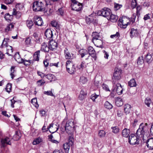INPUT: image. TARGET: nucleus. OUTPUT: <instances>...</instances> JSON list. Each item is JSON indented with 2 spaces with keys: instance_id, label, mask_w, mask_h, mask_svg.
<instances>
[{
  "instance_id": "obj_39",
  "label": "nucleus",
  "mask_w": 153,
  "mask_h": 153,
  "mask_svg": "<svg viewBox=\"0 0 153 153\" xmlns=\"http://www.w3.org/2000/svg\"><path fill=\"white\" fill-rule=\"evenodd\" d=\"M151 102V100L150 98L147 97L144 100L145 103L148 107H150Z\"/></svg>"
},
{
  "instance_id": "obj_42",
  "label": "nucleus",
  "mask_w": 153,
  "mask_h": 153,
  "mask_svg": "<svg viewBox=\"0 0 153 153\" xmlns=\"http://www.w3.org/2000/svg\"><path fill=\"white\" fill-rule=\"evenodd\" d=\"M15 68V67L12 66L10 68L11 72L10 73V75L11 76V78L13 79L14 78L15 76V75L14 74V72L15 71V70L14 69Z\"/></svg>"
},
{
  "instance_id": "obj_23",
  "label": "nucleus",
  "mask_w": 153,
  "mask_h": 153,
  "mask_svg": "<svg viewBox=\"0 0 153 153\" xmlns=\"http://www.w3.org/2000/svg\"><path fill=\"white\" fill-rule=\"evenodd\" d=\"M87 66L86 64L84 61H82L81 63L78 64L76 66L77 68L80 70H82L86 68Z\"/></svg>"
},
{
  "instance_id": "obj_29",
  "label": "nucleus",
  "mask_w": 153,
  "mask_h": 153,
  "mask_svg": "<svg viewBox=\"0 0 153 153\" xmlns=\"http://www.w3.org/2000/svg\"><path fill=\"white\" fill-rule=\"evenodd\" d=\"M128 84L130 87H136L137 85L136 82L134 79H132L129 81Z\"/></svg>"
},
{
  "instance_id": "obj_25",
  "label": "nucleus",
  "mask_w": 153,
  "mask_h": 153,
  "mask_svg": "<svg viewBox=\"0 0 153 153\" xmlns=\"http://www.w3.org/2000/svg\"><path fill=\"white\" fill-rule=\"evenodd\" d=\"M108 19L112 22H117L118 19V16H117L111 13L108 17Z\"/></svg>"
},
{
  "instance_id": "obj_16",
  "label": "nucleus",
  "mask_w": 153,
  "mask_h": 153,
  "mask_svg": "<svg viewBox=\"0 0 153 153\" xmlns=\"http://www.w3.org/2000/svg\"><path fill=\"white\" fill-rule=\"evenodd\" d=\"M40 51H37L35 52L33 56V60L34 62L36 61L38 62L39 61V58L40 56Z\"/></svg>"
},
{
  "instance_id": "obj_8",
  "label": "nucleus",
  "mask_w": 153,
  "mask_h": 153,
  "mask_svg": "<svg viewBox=\"0 0 153 153\" xmlns=\"http://www.w3.org/2000/svg\"><path fill=\"white\" fill-rule=\"evenodd\" d=\"M140 138L136 135L135 136L134 134H131L129 136L128 142L131 145H135L138 143V140Z\"/></svg>"
},
{
  "instance_id": "obj_59",
  "label": "nucleus",
  "mask_w": 153,
  "mask_h": 153,
  "mask_svg": "<svg viewBox=\"0 0 153 153\" xmlns=\"http://www.w3.org/2000/svg\"><path fill=\"white\" fill-rule=\"evenodd\" d=\"M98 95L95 94H92L91 97V98L93 100V101H94L95 99H96L98 97Z\"/></svg>"
},
{
  "instance_id": "obj_56",
  "label": "nucleus",
  "mask_w": 153,
  "mask_h": 153,
  "mask_svg": "<svg viewBox=\"0 0 153 153\" xmlns=\"http://www.w3.org/2000/svg\"><path fill=\"white\" fill-rule=\"evenodd\" d=\"M29 62L28 64L27 63H25V62H23V63H24V64L26 66H29L30 65H32L33 64V63L35 62L34 61H33V59L32 60H29Z\"/></svg>"
},
{
  "instance_id": "obj_64",
  "label": "nucleus",
  "mask_w": 153,
  "mask_h": 153,
  "mask_svg": "<svg viewBox=\"0 0 153 153\" xmlns=\"http://www.w3.org/2000/svg\"><path fill=\"white\" fill-rule=\"evenodd\" d=\"M14 0H4V3L7 4H11L13 1Z\"/></svg>"
},
{
  "instance_id": "obj_50",
  "label": "nucleus",
  "mask_w": 153,
  "mask_h": 153,
  "mask_svg": "<svg viewBox=\"0 0 153 153\" xmlns=\"http://www.w3.org/2000/svg\"><path fill=\"white\" fill-rule=\"evenodd\" d=\"M137 5L136 0H132L131 2V7L132 8H135Z\"/></svg>"
},
{
  "instance_id": "obj_41",
  "label": "nucleus",
  "mask_w": 153,
  "mask_h": 153,
  "mask_svg": "<svg viewBox=\"0 0 153 153\" xmlns=\"http://www.w3.org/2000/svg\"><path fill=\"white\" fill-rule=\"evenodd\" d=\"M14 25L12 24H10L7 25L5 29V32H7L11 30V29L13 28L14 27Z\"/></svg>"
},
{
  "instance_id": "obj_30",
  "label": "nucleus",
  "mask_w": 153,
  "mask_h": 153,
  "mask_svg": "<svg viewBox=\"0 0 153 153\" xmlns=\"http://www.w3.org/2000/svg\"><path fill=\"white\" fill-rule=\"evenodd\" d=\"M131 105L129 104H127L124 106V109L125 113L128 114L129 112L131 109Z\"/></svg>"
},
{
  "instance_id": "obj_21",
  "label": "nucleus",
  "mask_w": 153,
  "mask_h": 153,
  "mask_svg": "<svg viewBox=\"0 0 153 153\" xmlns=\"http://www.w3.org/2000/svg\"><path fill=\"white\" fill-rule=\"evenodd\" d=\"M50 49L49 46L48 47L46 44L43 42L41 45V50L45 52H48Z\"/></svg>"
},
{
  "instance_id": "obj_60",
  "label": "nucleus",
  "mask_w": 153,
  "mask_h": 153,
  "mask_svg": "<svg viewBox=\"0 0 153 153\" xmlns=\"http://www.w3.org/2000/svg\"><path fill=\"white\" fill-rule=\"evenodd\" d=\"M41 117L45 116L46 115V112L44 110H42L39 111Z\"/></svg>"
},
{
  "instance_id": "obj_40",
  "label": "nucleus",
  "mask_w": 153,
  "mask_h": 153,
  "mask_svg": "<svg viewBox=\"0 0 153 153\" xmlns=\"http://www.w3.org/2000/svg\"><path fill=\"white\" fill-rule=\"evenodd\" d=\"M12 85V84L10 83H8L5 89L6 91L8 93H10L11 91Z\"/></svg>"
},
{
  "instance_id": "obj_37",
  "label": "nucleus",
  "mask_w": 153,
  "mask_h": 153,
  "mask_svg": "<svg viewBox=\"0 0 153 153\" xmlns=\"http://www.w3.org/2000/svg\"><path fill=\"white\" fill-rule=\"evenodd\" d=\"M105 107L108 109H110L113 108V105L108 101H106L104 104Z\"/></svg>"
},
{
  "instance_id": "obj_35",
  "label": "nucleus",
  "mask_w": 153,
  "mask_h": 153,
  "mask_svg": "<svg viewBox=\"0 0 153 153\" xmlns=\"http://www.w3.org/2000/svg\"><path fill=\"white\" fill-rule=\"evenodd\" d=\"M26 24L28 28L30 29L33 25V23L32 20H27L26 21Z\"/></svg>"
},
{
  "instance_id": "obj_62",
  "label": "nucleus",
  "mask_w": 153,
  "mask_h": 153,
  "mask_svg": "<svg viewBox=\"0 0 153 153\" xmlns=\"http://www.w3.org/2000/svg\"><path fill=\"white\" fill-rule=\"evenodd\" d=\"M117 114L119 117H121L123 115V111L120 110H118L117 111Z\"/></svg>"
},
{
  "instance_id": "obj_44",
  "label": "nucleus",
  "mask_w": 153,
  "mask_h": 153,
  "mask_svg": "<svg viewBox=\"0 0 153 153\" xmlns=\"http://www.w3.org/2000/svg\"><path fill=\"white\" fill-rule=\"evenodd\" d=\"M114 9L115 10H117L120 9L122 7V5L119 4H117L115 3L114 4Z\"/></svg>"
},
{
  "instance_id": "obj_4",
  "label": "nucleus",
  "mask_w": 153,
  "mask_h": 153,
  "mask_svg": "<svg viewBox=\"0 0 153 153\" xmlns=\"http://www.w3.org/2000/svg\"><path fill=\"white\" fill-rule=\"evenodd\" d=\"M71 10L77 12L82 10V4L76 1V0H71Z\"/></svg>"
},
{
  "instance_id": "obj_31",
  "label": "nucleus",
  "mask_w": 153,
  "mask_h": 153,
  "mask_svg": "<svg viewBox=\"0 0 153 153\" xmlns=\"http://www.w3.org/2000/svg\"><path fill=\"white\" fill-rule=\"evenodd\" d=\"M45 76L51 82L53 80L54 81L55 79V77L54 75L51 74H48L46 75Z\"/></svg>"
},
{
  "instance_id": "obj_3",
  "label": "nucleus",
  "mask_w": 153,
  "mask_h": 153,
  "mask_svg": "<svg viewBox=\"0 0 153 153\" xmlns=\"http://www.w3.org/2000/svg\"><path fill=\"white\" fill-rule=\"evenodd\" d=\"M112 83L113 87L111 93V94L116 92L119 95L122 94L123 88L120 83L116 82L114 80L113 81Z\"/></svg>"
},
{
  "instance_id": "obj_14",
  "label": "nucleus",
  "mask_w": 153,
  "mask_h": 153,
  "mask_svg": "<svg viewBox=\"0 0 153 153\" xmlns=\"http://www.w3.org/2000/svg\"><path fill=\"white\" fill-rule=\"evenodd\" d=\"M33 22L36 25L38 26H41L43 24L42 19L40 17H36L34 18Z\"/></svg>"
},
{
  "instance_id": "obj_32",
  "label": "nucleus",
  "mask_w": 153,
  "mask_h": 153,
  "mask_svg": "<svg viewBox=\"0 0 153 153\" xmlns=\"http://www.w3.org/2000/svg\"><path fill=\"white\" fill-rule=\"evenodd\" d=\"M70 144L68 143H66L63 145V148L65 153H68L70 149Z\"/></svg>"
},
{
  "instance_id": "obj_48",
  "label": "nucleus",
  "mask_w": 153,
  "mask_h": 153,
  "mask_svg": "<svg viewBox=\"0 0 153 153\" xmlns=\"http://www.w3.org/2000/svg\"><path fill=\"white\" fill-rule=\"evenodd\" d=\"M73 63L70 60H67L66 62V68H67L68 67H71L73 65Z\"/></svg>"
},
{
  "instance_id": "obj_26",
  "label": "nucleus",
  "mask_w": 153,
  "mask_h": 153,
  "mask_svg": "<svg viewBox=\"0 0 153 153\" xmlns=\"http://www.w3.org/2000/svg\"><path fill=\"white\" fill-rule=\"evenodd\" d=\"M92 42L94 41V40L97 39L99 38H101V37L100 36L99 33L97 32H93L92 35Z\"/></svg>"
},
{
  "instance_id": "obj_47",
  "label": "nucleus",
  "mask_w": 153,
  "mask_h": 153,
  "mask_svg": "<svg viewBox=\"0 0 153 153\" xmlns=\"http://www.w3.org/2000/svg\"><path fill=\"white\" fill-rule=\"evenodd\" d=\"M87 81V78L84 76H81L79 79V82L83 84L85 83Z\"/></svg>"
},
{
  "instance_id": "obj_15",
  "label": "nucleus",
  "mask_w": 153,
  "mask_h": 153,
  "mask_svg": "<svg viewBox=\"0 0 153 153\" xmlns=\"http://www.w3.org/2000/svg\"><path fill=\"white\" fill-rule=\"evenodd\" d=\"M146 146L150 149H153V138L149 139L146 143Z\"/></svg>"
},
{
  "instance_id": "obj_46",
  "label": "nucleus",
  "mask_w": 153,
  "mask_h": 153,
  "mask_svg": "<svg viewBox=\"0 0 153 153\" xmlns=\"http://www.w3.org/2000/svg\"><path fill=\"white\" fill-rule=\"evenodd\" d=\"M9 40L10 39L8 38H4L3 41L1 46L4 45L7 46V43L9 42Z\"/></svg>"
},
{
  "instance_id": "obj_6",
  "label": "nucleus",
  "mask_w": 153,
  "mask_h": 153,
  "mask_svg": "<svg viewBox=\"0 0 153 153\" xmlns=\"http://www.w3.org/2000/svg\"><path fill=\"white\" fill-rule=\"evenodd\" d=\"M129 19H128L127 17L126 16H123L122 18H120L118 21V25L121 28H125L128 25H129Z\"/></svg>"
},
{
  "instance_id": "obj_61",
  "label": "nucleus",
  "mask_w": 153,
  "mask_h": 153,
  "mask_svg": "<svg viewBox=\"0 0 153 153\" xmlns=\"http://www.w3.org/2000/svg\"><path fill=\"white\" fill-rule=\"evenodd\" d=\"M114 73H116V74H121V70L118 68H116L114 69Z\"/></svg>"
},
{
  "instance_id": "obj_22",
  "label": "nucleus",
  "mask_w": 153,
  "mask_h": 153,
  "mask_svg": "<svg viewBox=\"0 0 153 153\" xmlns=\"http://www.w3.org/2000/svg\"><path fill=\"white\" fill-rule=\"evenodd\" d=\"M66 69L67 71L71 74H74L76 71L75 66L74 64L71 67H68Z\"/></svg>"
},
{
  "instance_id": "obj_53",
  "label": "nucleus",
  "mask_w": 153,
  "mask_h": 153,
  "mask_svg": "<svg viewBox=\"0 0 153 153\" xmlns=\"http://www.w3.org/2000/svg\"><path fill=\"white\" fill-rule=\"evenodd\" d=\"M23 7V4L21 3H18L16 5V9H20Z\"/></svg>"
},
{
  "instance_id": "obj_18",
  "label": "nucleus",
  "mask_w": 153,
  "mask_h": 153,
  "mask_svg": "<svg viewBox=\"0 0 153 153\" xmlns=\"http://www.w3.org/2000/svg\"><path fill=\"white\" fill-rule=\"evenodd\" d=\"M152 59L151 54L148 53L145 55L144 59L146 62L149 64L151 62Z\"/></svg>"
},
{
  "instance_id": "obj_49",
  "label": "nucleus",
  "mask_w": 153,
  "mask_h": 153,
  "mask_svg": "<svg viewBox=\"0 0 153 153\" xmlns=\"http://www.w3.org/2000/svg\"><path fill=\"white\" fill-rule=\"evenodd\" d=\"M102 87L103 89L105 91H110V90L108 86L105 84H103L102 85Z\"/></svg>"
},
{
  "instance_id": "obj_2",
  "label": "nucleus",
  "mask_w": 153,
  "mask_h": 153,
  "mask_svg": "<svg viewBox=\"0 0 153 153\" xmlns=\"http://www.w3.org/2000/svg\"><path fill=\"white\" fill-rule=\"evenodd\" d=\"M65 129L68 134L72 133L75 130V126L73 119L68 120L64 126Z\"/></svg>"
},
{
  "instance_id": "obj_20",
  "label": "nucleus",
  "mask_w": 153,
  "mask_h": 153,
  "mask_svg": "<svg viewBox=\"0 0 153 153\" xmlns=\"http://www.w3.org/2000/svg\"><path fill=\"white\" fill-rule=\"evenodd\" d=\"M130 134V130L129 129L127 128H125L122 132V136L125 137H128Z\"/></svg>"
},
{
  "instance_id": "obj_55",
  "label": "nucleus",
  "mask_w": 153,
  "mask_h": 153,
  "mask_svg": "<svg viewBox=\"0 0 153 153\" xmlns=\"http://www.w3.org/2000/svg\"><path fill=\"white\" fill-rule=\"evenodd\" d=\"M120 36L119 33L118 32H117L115 34L111 35L110 37L111 38L113 39L114 38L119 37Z\"/></svg>"
},
{
  "instance_id": "obj_17",
  "label": "nucleus",
  "mask_w": 153,
  "mask_h": 153,
  "mask_svg": "<svg viewBox=\"0 0 153 153\" xmlns=\"http://www.w3.org/2000/svg\"><path fill=\"white\" fill-rule=\"evenodd\" d=\"M130 37L132 38L134 36H137L139 34V32L137 29L132 28L130 32Z\"/></svg>"
},
{
  "instance_id": "obj_19",
  "label": "nucleus",
  "mask_w": 153,
  "mask_h": 153,
  "mask_svg": "<svg viewBox=\"0 0 153 153\" xmlns=\"http://www.w3.org/2000/svg\"><path fill=\"white\" fill-rule=\"evenodd\" d=\"M79 53L81 55V58H82L84 56L87 58L88 56V53L87 50L85 49H82L79 51Z\"/></svg>"
},
{
  "instance_id": "obj_51",
  "label": "nucleus",
  "mask_w": 153,
  "mask_h": 153,
  "mask_svg": "<svg viewBox=\"0 0 153 153\" xmlns=\"http://www.w3.org/2000/svg\"><path fill=\"white\" fill-rule=\"evenodd\" d=\"M12 16L10 15L9 13H6L5 16L4 18L7 20H10L12 18Z\"/></svg>"
},
{
  "instance_id": "obj_43",
  "label": "nucleus",
  "mask_w": 153,
  "mask_h": 153,
  "mask_svg": "<svg viewBox=\"0 0 153 153\" xmlns=\"http://www.w3.org/2000/svg\"><path fill=\"white\" fill-rule=\"evenodd\" d=\"M111 129L112 130V132L114 134H117L119 131L120 129L117 126L112 127Z\"/></svg>"
},
{
  "instance_id": "obj_57",
  "label": "nucleus",
  "mask_w": 153,
  "mask_h": 153,
  "mask_svg": "<svg viewBox=\"0 0 153 153\" xmlns=\"http://www.w3.org/2000/svg\"><path fill=\"white\" fill-rule=\"evenodd\" d=\"M44 93L45 94H46L48 95H50L52 96H53V94L51 91H45Z\"/></svg>"
},
{
  "instance_id": "obj_38",
  "label": "nucleus",
  "mask_w": 153,
  "mask_h": 153,
  "mask_svg": "<svg viewBox=\"0 0 153 153\" xmlns=\"http://www.w3.org/2000/svg\"><path fill=\"white\" fill-rule=\"evenodd\" d=\"M143 58V56H142L141 57H139L138 58L137 61V63L138 65H140L143 63L145 60Z\"/></svg>"
},
{
  "instance_id": "obj_1",
  "label": "nucleus",
  "mask_w": 153,
  "mask_h": 153,
  "mask_svg": "<svg viewBox=\"0 0 153 153\" xmlns=\"http://www.w3.org/2000/svg\"><path fill=\"white\" fill-rule=\"evenodd\" d=\"M147 123H142L139 125L138 129L137 130L136 135L140 138H143L145 134L148 131Z\"/></svg>"
},
{
  "instance_id": "obj_28",
  "label": "nucleus",
  "mask_w": 153,
  "mask_h": 153,
  "mask_svg": "<svg viewBox=\"0 0 153 153\" xmlns=\"http://www.w3.org/2000/svg\"><path fill=\"white\" fill-rule=\"evenodd\" d=\"M86 22L87 24H90L93 21L94 18L91 15H89L88 16H86L85 18Z\"/></svg>"
},
{
  "instance_id": "obj_54",
  "label": "nucleus",
  "mask_w": 153,
  "mask_h": 153,
  "mask_svg": "<svg viewBox=\"0 0 153 153\" xmlns=\"http://www.w3.org/2000/svg\"><path fill=\"white\" fill-rule=\"evenodd\" d=\"M37 74L38 75L41 77L42 78H43L45 76L46 74L39 71H37Z\"/></svg>"
},
{
  "instance_id": "obj_11",
  "label": "nucleus",
  "mask_w": 153,
  "mask_h": 153,
  "mask_svg": "<svg viewBox=\"0 0 153 153\" xmlns=\"http://www.w3.org/2000/svg\"><path fill=\"white\" fill-rule=\"evenodd\" d=\"M45 36L44 37V38L45 39H47L49 40L52 39L53 35L52 30L50 29H47L45 31Z\"/></svg>"
},
{
  "instance_id": "obj_13",
  "label": "nucleus",
  "mask_w": 153,
  "mask_h": 153,
  "mask_svg": "<svg viewBox=\"0 0 153 153\" xmlns=\"http://www.w3.org/2000/svg\"><path fill=\"white\" fill-rule=\"evenodd\" d=\"M97 47L100 48H103V47L102 46V44L103 43L102 39L99 38L97 39L94 40V41L92 42Z\"/></svg>"
},
{
  "instance_id": "obj_58",
  "label": "nucleus",
  "mask_w": 153,
  "mask_h": 153,
  "mask_svg": "<svg viewBox=\"0 0 153 153\" xmlns=\"http://www.w3.org/2000/svg\"><path fill=\"white\" fill-rule=\"evenodd\" d=\"M57 12H58V14L59 15H60L61 16L63 15L64 13L63 10L62 8H60L57 11Z\"/></svg>"
},
{
  "instance_id": "obj_34",
  "label": "nucleus",
  "mask_w": 153,
  "mask_h": 153,
  "mask_svg": "<svg viewBox=\"0 0 153 153\" xmlns=\"http://www.w3.org/2000/svg\"><path fill=\"white\" fill-rule=\"evenodd\" d=\"M51 24L52 27L56 28V29L59 30L60 27L57 22L53 20L51 22Z\"/></svg>"
},
{
  "instance_id": "obj_9",
  "label": "nucleus",
  "mask_w": 153,
  "mask_h": 153,
  "mask_svg": "<svg viewBox=\"0 0 153 153\" xmlns=\"http://www.w3.org/2000/svg\"><path fill=\"white\" fill-rule=\"evenodd\" d=\"M1 148H4L6 147L7 145L11 144L10 139L7 137L4 138H1L0 140Z\"/></svg>"
},
{
  "instance_id": "obj_45",
  "label": "nucleus",
  "mask_w": 153,
  "mask_h": 153,
  "mask_svg": "<svg viewBox=\"0 0 153 153\" xmlns=\"http://www.w3.org/2000/svg\"><path fill=\"white\" fill-rule=\"evenodd\" d=\"M105 131L103 130H100L99 131L98 135L101 137H105Z\"/></svg>"
},
{
  "instance_id": "obj_33",
  "label": "nucleus",
  "mask_w": 153,
  "mask_h": 153,
  "mask_svg": "<svg viewBox=\"0 0 153 153\" xmlns=\"http://www.w3.org/2000/svg\"><path fill=\"white\" fill-rule=\"evenodd\" d=\"M116 105L118 107L121 106L123 105V102L122 99L118 97L115 101Z\"/></svg>"
},
{
  "instance_id": "obj_27",
  "label": "nucleus",
  "mask_w": 153,
  "mask_h": 153,
  "mask_svg": "<svg viewBox=\"0 0 153 153\" xmlns=\"http://www.w3.org/2000/svg\"><path fill=\"white\" fill-rule=\"evenodd\" d=\"M12 14L13 15L15 16L16 18L19 19L20 17L22 15V13L19 11H17L16 9L13 8L12 12Z\"/></svg>"
},
{
  "instance_id": "obj_10",
  "label": "nucleus",
  "mask_w": 153,
  "mask_h": 153,
  "mask_svg": "<svg viewBox=\"0 0 153 153\" xmlns=\"http://www.w3.org/2000/svg\"><path fill=\"white\" fill-rule=\"evenodd\" d=\"M64 55L66 59H71L74 58V54L71 53L67 48H65L64 50Z\"/></svg>"
},
{
  "instance_id": "obj_63",
  "label": "nucleus",
  "mask_w": 153,
  "mask_h": 153,
  "mask_svg": "<svg viewBox=\"0 0 153 153\" xmlns=\"http://www.w3.org/2000/svg\"><path fill=\"white\" fill-rule=\"evenodd\" d=\"M31 39L30 38H27L25 40V42L26 45H29L30 43Z\"/></svg>"
},
{
  "instance_id": "obj_52",
  "label": "nucleus",
  "mask_w": 153,
  "mask_h": 153,
  "mask_svg": "<svg viewBox=\"0 0 153 153\" xmlns=\"http://www.w3.org/2000/svg\"><path fill=\"white\" fill-rule=\"evenodd\" d=\"M113 76L115 80H119L121 78L120 74H116V73H114Z\"/></svg>"
},
{
  "instance_id": "obj_24",
  "label": "nucleus",
  "mask_w": 153,
  "mask_h": 153,
  "mask_svg": "<svg viewBox=\"0 0 153 153\" xmlns=\"http://www.w3.org/2000/svg\"><path fill=\"white\" fill-rule=\"evenodd\" d=\"M21 134L19 131H16L13 136V139L15 140H18L21 137Z\"/></svg>"
},
{
  "instance_id": "obj_5",
  "label": "nucleus",
  "mask_w": 153,
  "mask_h": 153,
  "mask_svg": "<svg viewBox=\"0 0 153 153\" xmlns=\"http://www.w3.org/2000/svg\"><path fill=\"white\" fill-rule=\"evenodd\" d=\"M111 12V10L108 8L104 7L100 10H99L97 12V14L99 16H102L108 19L110 16Z\"/></svg>"
},
{
  "instance_id": "obj_7",
  "label": "nucleus",
  "mask_w": 153,
  "mask_h": 153,
  "mask_svg": "<svg viewBox=\"0 0 153 153\" xmlns=\"http://www.w3.org/2000/svg\"><path fill=\"white\" fill-rule=\"evenodd\" d=\"M87 49L88 51L87 52L88 53V56L87 57L85 58V59H88L89 57H90L91 56L94 59V60H96L97 56H96L95 51L94 48L90 46Z\"/></svg>"
},
{
  "instance_id": "obj_12",
  "label": "nucleus",
  "mask_w": 153,
  "mask_h": 153,
  "mask_svg": "<svg viewBox=\"0 0 153 153\" xmlns=\"http://www.w3.org/2000/svg\"><path fill=\"white\" fill-rule=\"evenodd\" d=\"M49 48L52 51H53L58 46L57 43L52 39L49 41Z\"/></svg>"
},
{
  "instance_id": "obj_36",
  "label": "nucleus",
  "mask_w": 153,
  "mask_h": 153,
  "mask_svg": "<svg viewBox=\"0 0 153 153\" xmlns=\"http://www.w3.org/2000/svg\"><path fill=\"white\" fill-rule=\"evenodd\" d=\"M42 141V139L40 137H39L34 140L33 142V144L34 145L38 144L40 143Z\"/></svg>"
}]
</instances>
